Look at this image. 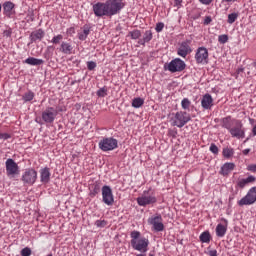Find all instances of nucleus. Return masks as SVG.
<instances>
[{
  "label": "nucleus",
  "instance_id": "nucleus-51",
  "mask_svg": "<svg viewBox=\"0 0 256 256\" xmlns=\"http://www.w3.org/2000/svg\"><path fill=\"white\" fill-rule=\"evenodd\" d=\"M202 5H211L213 3V0H199Z\"/></svg>",
  "mask_w": 256,
  "mask_h": 256
},
{
  "label": "nucleus",
  "instance_id": "nucleus-40",
  "mask_svg": "<svg viewBox=\"0 0 256 256\" xmlns=\"http://www.w3.org/2000/svg\"><path fill=\"white\" fill-rule=\"evenodd\" d=\"M21 256H31V248L25 247L21 250Z\"/></svg>",
  "mask_w": 256,
  "mask_h": 256
},
{
  "label": "nucleus",
  "instance_id": "nucleus-16",
  "mask_svg": "<svg viewBox=\"0 0 256 256\" xmlns=\"http://www.w3.org/2000/svg\"><path fill=\"white\" fill-rule=\"evenodd\" d=\"M191 51H193V50L191 49L189 42H182L177 49V55L185 58V57H187V55H189V53H191Z\"/></svg>",
  "mask_w": 256,
  "mask_h": 256
},
{
  "label": "nucleus",
  "instance_id": "nucleus-45",
  "mask_svg": "<svg viewBox=\"0 0 256 256\" xmlns=\"http://www.w3.org/2000/svg\"><path fill=\"white\" fill-rule=\"evenodd\" d=\"M96 227H105L107 225V222L105 220H97L95 222Z\"/></svg>",
  "mask_w": 256,
  "mask_h": 256
},
{
  "label": "nucleus",
  "instance_id": "nucleus-10",
  "mask_svg": "<svg viewBox=\"0 0 256 256\" xmlns=\"http://www.w3.org/2000/svg\"><path fill=\"white\" fill-rule=\"evenodd\" d=\"M196 63L199 65H207L209 63V51L205 47H199L195 54Z\"/></svg>",
  "mask_w": 256,
  "mask_h": 256
},
{
  "label": "nucleus",
  "instance_id": "nucleus-25",
  "mask_svg": "<svg viewBox=\"0 0 256 256\" xmlns=\"http://www.w3.org/2000/svg\"><path fill=\"white\" fill-rule=\"evenodd\" d=\"M24 63H26V65L38 66L43 65L45 61L43 59L29 57L24 61Z\"/></svg>",
  "mask_w": 256,
  "mask_h": 256
},
{
  "label": "nucleus",
  "instance_id": "nucleus-23",
  "mask_svg": "<svg viewBox=\"0 0 256 256\" xmlns=\"http://www.w3.org/2000/svg\"><path fill=\"white\" fill-rule=\"evenodd\" d=\"M235 169V164L234 163H225L220 170V174L223 175L224 177L229 175L231 171Z\"/></svg>",
  "mask_w": 256,
  "mask_h": 256
},
{
  "label": "nucleus",
  "instance_id": "nucleus-3",
  "mask_svg": "<svg viewBox=\"0 0 256 256\" xmlns=\"http://www.w3.org/2000/svg\"><path fill=\"white\" fill-rule=\"evenodd\" d=\"M106 5L108 7L109 17L119 15L123 9H125V1L123 0H106Z\"/></svg>",
  "mask_w": 256,
  "mask_h": 256
},
{
  "label": "nucleus",
  "instance_id": "nucleus-44",
  "mask_svg": "<svg viewBox=\"0 0 256 256\" xmlns=\"http://www.w3.org/2000/svg\"><path fill=\"white\" fill-rule=\"evenodd\" d=\"M11 35H13V30L11 28L4 30L3 37L9 38V37H11Z\"/></svg>",
  "mask_w": 256,
  "mask_h": 256
},
{
  "label": "nucleus",
  "instance_id": "nucleus-56",
  "mask_svg": "<svg viewBox=\"0 0 256 256\" xmlns=\"http://www.w3.org/2000/svg\"><path fill=\"white\" fill-rule=\"evenodd\" d=\"M137 256H145V254H137Z\"/></svg>",
  "mask_w": 256,
  "mask_h": 256
},
{
  "label": "nucleus",
  "instance_id": "nucleus-15",
  "mask_svg": "<svg viewBox=\"0 0 256 256\" xmlns=\"http://www.w3.org/2000/svg\"><path fill=\"white\" fill-rule=\"evenodd\" d=\"M148 223L149 225H152L154 231L161 232L165 229V225H163V217H161V215L150 217Z\"/></svg>",
  "mask_w": 256,
  "mask_h": 256
},
{
  "label": "nucleus",
  "instance_id": "nucleus-35",
  "mask_svg": "<svg viewBox=\"0 0 256 256\" xmlns=\"http://www.w3.org/2000/svg\"><path fill=\"white\" fill-rule=\"evenodd\" d=\"M233 149L232 148H224L223 149V155L226 157V159H229V157H233Z\"/></svg>",
  "mask_w": 256,
  "mask_h": 256
},
{
  "label": "nucleus",
  "instance_id": "nucleus-2",
  "mask_svg": "<svg viewBox=\"0 0 256 256\" xmlns=\"http://www.w3.org/2000/svg\"><path fill=\"white\" fill-rule=\"evenodd\" d=\"M189 121H191V114L185 111L176 112L170 119L172 127H178L179 129L185 127Z\"/></svg>",
  "mask_w": 256,
  "mask_h": 256
},
{
  "label": "nucleus",
  "instance_id": "nucleus-13",
  "mask_svg": "<svg viewBox=\"0 0 256 256\" xmlns=\"http://www.w3.org/2000/svg\"><path fill=\"white\" fill-rule=\"evenodd\" d=\"M256 201V187H252L248 193L238 201L239 207H243L244 205H253Z\"/></svg>",
  "mask_w": 256,
  "mask_h": 256
},
{
  "label": "nucleus",
  "instance_id": "nucleus-43",
  "mask_svg": "<svg viewBox=\"0 0 256 256\" xmlns=\"http://www.w3.org/2000/svg\"><path fill=\"white\" fill-rule=\"evenodd\" d=\"M99 191H100L99 185L96 184V185L94 186V189H93L92 192L90 193V195H91L92 197H95V195L99 194Z\"/></svg>",
  "mask_w": 256,
  "mask_h": 256
},
{
  "label": "nucleus",
  "instance_id": "nucleus-36",
  "mask_svg": "<svg viewBox=\"0 0 256 256\" xmlns=\"http://www.w3.org/2000/svg\"><path fill=\"white\" fill-rule=\"evenodd\" d=\"M247 185H249V184L245 178L238 179L237 187H239L240 189H243V188L247 187Z\"/></svg>",
  "mask_w": 256,
  "mask_h": 256
},
{
  "label": "nucleus",
  "instance_id": "nucleus-47",
  "mask_svg": "<svg viewBox=\"0 0 256 256\" xmlns=\"http://www.w3.org/2000/svg\"><path fill=\"white\" fill-rule=\"evenodd\" d=\"M0 139H3V141H7V139H11V135L7 133H0Z\"/></svg>",
  "mask_w": 256,
  "mask_h": 256
},
{
  "label": "nucleus",
  "instance_id": "nucleus-6",
  "mask_svg": "<svg viewBox=\"0 0 256 256\" xmlns=\"http://www.w3.org/2000/svg\"><path fill=\"white\" fill-rule=\"evenodd\" d=\"M59 111H63V109L47 107L42 112V120L44 121V123H54L55 119H57V115H59Z\"/></svg>",
  "mask_w": 256,
  "mask_h": 256
},
{
  "label": "nucleus",
  "instance_id": "nucleus-28",
  "mask_svg": "<svg viewBox=\"0 0 256 256\" xmlns=\"http://www.w3.org/2000/svg\"><path fill=\"white\" fill-rule=\"evenodd\" d=\"M22 99L25 103L29 101H33V99H35V93L33 91H28L24 93V95L22 96Z\"/></svg>",
  "mask_w": 256,
  "mask_h": 256
},
{
  "label": "nucleus",
  "instance_id": "nucleus-19",
  "mask_svg": "<svg viewBox=\"0 0 256 256\" xmlns=\"http://www.w3.org/2000/svg\"><path fill=\"white\" fill-rule=\"evenodd\" d=\"M201 106L206 110H209L211 109V107H213V97L211 96V94H205L202 97Z\"/></svg>",
  "mask_w": 256,
  "mask_h": 256
},
{
  "label": "nucleus",
  "instance_id": "nucleus-52",
  "mask_svg": "<svg viewBox=\"0 0 256 256\" xmlns=\"http://www.w3.org/2000/svg\"><path fill=\"white\" fill-rule=\"evenodd\" d=\"M208 255H209V256H217V250H210V251L208 252Z\"/></svg>",
  "mask_w": 256,
  "mask_h": 256
},
{
  "label": "nucleus",
  "instance_id": "nucleus-20",
  "mask_svg": "<svg viewBox=\"0 0 256 256\" xmlns=\"http://www.w3.org/2000/svg\"><path fill=\"white\" fill-rule=\"evenodd\" d=\"M43 37H45V31H43V29L35 30L30 34L31 43H35V41H41Z\"/></svg>",
  "mask_w": 256,
  "mask_h": 256
},
{
  "label": "nucleus",
  "instance_id": "nucleus-32",
  "mask_svg": "<svg viewBox=\"0 0 256 256\" xmlns=\"http://www.w3.org/2000/svg\"><path fill=\"white\" fill-rule=\"evenodd\" d=\"M128 35L131 37V39L137 40L139 37H141V30L130 31Z\"/></svg>",
  "mask_w": 256,
  "mask_h": 256
},
{
  "label": "nucleus",
  "instance_id": "nucleus-57",
  "mask_svg": "<svg viewBox=\"0 0 256 256\" xmlns=\"http://www.w3.org/2000/svg\"><path fill=\"white\" fill-rule=\"evenodd\" d=\"M1 9H2V7H1V4H0V13H1Z\"/></svg>",
  "mask_w": 256,
  "mask_h": 256
},
{
  "label": "nucleus",
  "instance_id": "nucleus-48",
  "mask_svg": "<svg viewBox=\"0 0 256 256\" xmlns=\"http://www.w3.org/2000/svg\"><path fill=\"white\" fill-rule=\"evenodd\" d=\"M181 3H183V0H174V7L181 9Z\"/></svg>",
  "mask_w": 256,
  "mask_h": 256
},
{
  "label": "nucleus",
  "instance_id": "nucleus-30",
  "mask_svg": "<svg viewBox=\"0 0 256 256\" xmlns=\"http://www.w3.org/2000/svg\"><path fill=\"white\" fill-rule=\"evenodd\" d=\"M236 19H239V13L233 12L228 15L227 23H229V25H233V23H235Z\"/></svg>",
  "mask_w": 256,
  "mask_h": 256
},
{
  "label": "nucleus",
  "instance_id": "nucleus-9",
  "mask_svg": "<svg viewBox=\"0 0 256 256\" xmlns=\"http://www.w3.org/2000/svg\"><path fill=\"white\" fill-rule=\"evenodd\" d=\"M186 67L185 61L181 60V58L173 59L166 67L170 73H181L184 71Z\"/></svg>",
  "mask_w": 256,
  "mask_h": 256
},
{
  "label": "nucleus",
  "instance_id": "nucleus-18",
  "mask_svg": "<svg viewBox=\"0 0 256 256\" xmlns=\"http://www.w3.org/2000/svg\"><path fill=\"white\" fill-rule=\"evenodd\" d=\"M235 121H239L231 118V116H227L221 119V127L227 129V131H231L235 125Z\"/></svg>",
  "mask_w": 256,
  "mask_h": 256
},
{
  "label": "nucleus",
  "instance_id": "nucleus-55",
  "mask_svg": "<svg viewBox=\"0 0 256 256\" xmlns=\"http://www.w3.org/2000/svg\"><path fill=\"white\" fill-rule=\"evenodd\" d=\"M224 3H235L237 0H222Z\"/></svg>",
  "mask_w": 256,
  "mask_h": 256
},
{
  "label": "nucleus",
  "instance_id": "nucleus-34",
  "mask_svg": "<svg viewBox=\"0 0 256 256\" xmlns=\"http://www.w3.org/2000/svg\"><path fill=\"white\" fill-rule=\"evenodd\" d=\"M97 97H107V87H102L96 92Z\"/></svg>",
  "mask_w": 256,
  "mask_h": 256
},
{
  "label": "nucleus",
  "instance_id": "nucleus-42",
  "mask_svg": "<svg viewBox=\"0 0 256 256\" xmlns=\"http://www.w3.org/2000/svg\"><path fill=\"white\" fill-rule=\"evenodd\" d=\"M87 67H88L89 71H93V69H95V67H97V63H95L94 61H88Z\"/></svg>",
  "mask_w": 256,
  "mask_h": 256
},
{
  "label": "nucleus",
  "instance_id": "nucleus-12",
  "mask_svg": "<svg viewBox=\"0 0 256 256\" xmlns=\"http://www.w3.org/2000/svg\"><path fill=\"white\" fill-rule=\"evenodd\" d=\"M93 13L96 17H109L107 2H97L94 4Z\"/></svg>",
  "mask_w": 256,
  "mask_h": 256
},
{
  "label": "nucleus",
  "instance_id": "nucleus-53",
  "mask_svg": "<svg viewBox=\"0 0 256 256\" xmlns=\"http://www.w3.org/2000/svg\"><path fill=\"white\" fill-rule=\"evenodd\" d=\"M243 155H249V153H251V149L247 148L243 150Z\"/></svg>",
  "mask_w": 256,
  "mask_h": 256
},
{
  "label": "nucleus",
  "instance_id": "nucleus-37",
  "mask_svg": "<svg viewBox=\"0 0 256 256\" xmlns=\"http://www.w3.org/2000/svg\"><path fill=\"white\" fill-rule=\"evenodd\" d=\"M61 41H63V35L58 34L57 36H54L51 40V43H53L54 45H58V43H61Z\"/></svg>",
  "mask_w": 256,
  "mask_h": 256
},
{
  "label": "nucleus",
  "instance_id": "nucleus-1",
  "mask_svg": "<svg viewBox=\"0 0 256 256\" xmlns=\"http://www.w3.org/2000/svg\"><path fill=\"white\" fill-rule=\"evenodd\" d=\"M130 237L132 249L140 251V253H147L149 251V239L141 236V232L132 231Z\"/></svg>",
  "mask_w": 256,
  "mask_h": 256
},
{
  "label": "nucleus",
  "instance_id": "nucleus-4",
  "mask_svg": "<svg viewBox=\"0 0 256 256\" xmlns=\"http://www.w3.org/2000/svg\"><path fill=\"white\" fill-rule=\"evenodd\" d=\"M98 146L104 152L115 151L119 147V141L113 137H107L100 140Z\"/></svg>",
  "mask_w": 256,
  "mask_h": 256
},
{
  "label": "nucleus",
  "instance_id": "nucleus-49",
  "mask_svg": "<svg viewBox=\"0 0 256 256\" xmlns=\"http://www.w3.org/2000/svg\"><path fill=\"white\" fill-rule=\"evenodd\" d=\"M248 171H251L252 173H256V164H251L247 167Z\"/></svg>",
  "mask_w": 256,
  "mask_h": 256
},
{
  "label": "nucleus",
  "instance_id": "nucleus-46",
  "mask_svg": "<svg viewBox=\"0 0 256 256\" xmlns=\"http://www.w3.org/2000/svg\"><path fill=\"white\" fill-rule=\"evenodd\" d=\"M245 180H246V182H247L248 185H249L250 183H255L256 177L253 176V175H250V176H248L247 178H245Z\"/></svg>",
  "mask_w": 256,
  "mask_h": 256
},
{
  "label": "nucleus",
  "instance_id": "nucleus-8",
  "mask_svg": "<svg viewBox=\"0 0 256 256\" xmlns=\"http://www.w3.org/2000/svg\"><path fill=\"white\" fill-rule=\"evenodd\" d=\"M21 181L24 185H35L37 181V171L33 168L26 169L22 174Z\"/></svg>",
  "mask_w": 256,
  "mask_h": 256
},
{
  "label": "nucleus",
  "instance_id": "nucleus-29",
  "mask_svg": "<svg viewBox=\"0 0 256 256\" xmlns=\"http://www.w3.org/2000/svg\"><path fill=\"white\" fill-rule=\"evenodd\" d=\"M200 241L202 243H209L211 241V234L209 231H205L200 235Z\"/></svg>",
  "mask_w": 256,
  "mask_h": 256
},
{
  "label": "nucleus",
  "instance_id": "nucleus-50",
  "mask_svg": "<svg viewBox=\"0 0 256 256\" xmlns=\"http://www.w3.org/2000/svg\"><path fill=\"white\" fill-rule=\"evenodd\" d=\"M211 21H213V19H211V16H206L204 19V25H209Z\"/></svg>",
  "mask_w": 256,
  "mask_h": 256
},
{
  "label": "nucleus",
  "instance_id": "nucleus-5",
  "mask_svg": "<svg viewBox=\"0 0 256 256\" xmlns=\"http://www.w3.org/2000/svg\"><path fill=\"white\" fill-rule=\"evenodd\" d=\"M137 203L140 207H147V205H154V203H157V197L151 194V190H144L142 195L137 198Z\"/></svg>",
  "mask_w": 256,
  "mask_h": 256
},
{
  "label": "nucleus",
  "instance_id": "nucleus-21",
  "mask_svg": "<svg viewBox=\"0 0 256 256\" xmlns=\"http://www.w3.org/2000/svg\"><path fill=\"white\" fill-rule=\"evenodd\" d=\"M13 9H15V4L13 2L11 1L4 2L3 11L6 17H11V15H13Z\"/></svg>",
  "mask_w": 256,
  "mask_h": 256
},
{
  "label": "nucleus",
  "instance_id": "nucleus-26",
  "mask_svg": "<svg viewBox=\"0 0 256 256\" xmlns=\"http://www.w3.org/2000/svg\"><path fill=\"white\" fill-rule=\"evenodd\" d=\"M90 32H91V30L89 29V27L84 26L83 31L78 33V39H80V41H85V39H87V37H89Z\"/></svg>",
  "mask_w": 256,
  "mask_h": 256
},
{
  "label": "nucleus",
  "instance_id": "nucleus-59",
  "mask_svg": "<svg viewBox=\"0 0 256 256\" xmlns=\"http://www.w3.org/2000/svg\"><path fill=\"white\" fill-rule=\"evenodd\" d=\"M250 121H253V119H250Z\"/></svg>",
  "mask_w": 256,
  "mask_h": 256
},
{
  "label": "nucleus",
  "instance_id": "nucleus-14",
  "mask_svg": "<svg viewBox=\"0 0 256 256\" xmlns=\"http://www.w3.org/2000/svg\"><path fill=\"white\" fill-rule=\"evenodd\" d=\"M102 201L105 205L111 207L113 203H115V198L113 197V190H111L110 186H103L102 187Z\"/></svg>",
  "mask_w": 256,
  "mask_h": 256
},
{
  "label": "nucleus",
  "instance_id": "nucleus-17",
  "mask_svg": "<svg viewBox=\"0 0 256 256\" xmlns=\"http://www.w3.org/2000/svg\"><path fill=\"white\" fill-rule=\"evenodd\" d=\"M40 181L43 185H47L51 181V170L48 167L40 170Z\"/></svg>",
  "mask_w": 256,
  "mask_h": 256
},
{
  "label": "nucleus",
  "instance_id": "nucleus-31",
  "mask_svg": "<svg viewBox=\"0 0 256 256\" xmlns=\"http://www.w3.org/2000/svg\"><path fill=\"white\" fill-rule=\"evenodd\" d=\"M181 107L182 109H184L185 111H189V108L191 107V100H189V98H184L181 101Z\"/></svg>",
  "mask_w": 256,
  "mask_h": 256
},
{
  "label": "nucleus",
  "instance_id": "nucleus-54",
  "mask_svg": "<svg viewBox=\"0 0 256 256\" xmlns=\"http://www.w3.org/2000/svg\"><path fill=\"white\" fill-rule=\"evenodd\" d=\"M138 43H139V45L145 46V43H147V41H145V39L142 38V39H140V40L138 41Z\"/></svg>",
  "mask_w": 256,
  "mask_h": 256
},
{
  "label": "nucleus",
  "instance_id": "nucleus-27",
  "mask_svg": "<svg viewBox=\"0 0 256 256\" xmlns=\"http://www.w3.org/2000/svg\"><path fill=\"white\" fill-rule=\"evenodd\" d=\"M145 103V100H143V98H134L132 100V107H134V109H139V107H143V104Z\"/></svg>",
  "mask_w": 256,
  "mask_h": 256
},
{
  "label": "nucleus",
  "instance_id": "nucleus-38",
  "mask_svg": "<svg viewBox=\"0 0 256 256\" xmlns=\"http://www.w3.org/2000/svg\"><path fill=\"white\" fill-rule=\"evenodd\" d=\"M218 41L219 43H221L222 45H225V43H227V41H229V36L227 34H222L218 37Z\"/></svg>",
  "mask_w": 256,
  "mask_h": 256
},
{
  "label": "nucleus",
  "instance_id": "nucleus-7",
  "mask_svg": "<svg viewBox=\"0 0 256 256\" xmlns=\"http://www.w3.org/2000/svg\"><path fill=\"white\" fill-rule=\"evenodd\" d=\"M6 167V175L9 177V179H13L14 177H17L19 174V165L15 160L8 158L5 162Z\"/></svg>",
  "mask_w": 256,
  "mask_h": 256
},
{
  "label": "nucleus",
  "instance_id": "nucleus-39",
  "mask_svg": "<svg viewBox=\"0 0 256 256\" xmlns=\"http://www.w3.org/2000/svg\"><path fill=\"white\" fill-rule=\"evenodd\" d=\"M164 28H165V24L163 22H158L156 24L155 31L157 33H161V31H163Z\"/></svg>",
  "mask_w": 256,
  "mask_h": 256
},
{
  "label": "nucleus",
  "instance_id": "nucleus-11",
  "mask_svg": "<svg viewBox=\"0 0 256 256\" xmlns=\"http://www.w3.org/2000/svg\"><path fill=\"white\" fill-rule=\"evenodd\" d=\"M229 133L235 139H245V128H243L241 120L235 121V125L230 129Z\"/></svg>",
  "mask_w": 256,
  "mask_h": 256
},
{
  "label": "nucleus",
  "instance_id": "nucleus-58",
  "mask_svg": "<svg viewBox=\"0 0 256 256\" xmlns=\"http://www.w3.org/2000/svg\"><path fill=\"white\" fill-rule=\"evenodd\" d=\"M149 256H153V254H149Z\"/></svg>",
  "mask_w": 256,
  "mask_h": 256
},
{
  "label": "nucleus",
  "instance_id": "nucleus-33",
  "mask_svg": "<svg viewBox=\"0 0 256 256\" xmlns=\"http://www.w3.org/2000/svg\"><path fill=\"white\" fill-rule=\"evenodd\" d=\"M143 39L146 43H149V41L153 39V32L151 30H147L143 35Z\"/></svg>",
  "mask_w": 256,
  "mask_h": 256
},
{
  "label": "nucleus",
  "instance_id": "nucleus-41",
  "mask_svg": "<svg viewBox=\"0 0 256 256\" xmlns=\"http://www.w3.org/2000/svg\"><path fill=\"white\" fill-rule=\"evenodd\" d=\"M210 151L211 153H213L214 155H217L219 153V147H217V145L215 144H211L210 145Z\"/></svg>",
  "mask_w": 256,
  "mask_h": 256
},
{
  "label": "nucleus",
  "instance_id": "nucleus-24",
  "mask_svg": "<svg viewBox=\"0 0 256 256\" xmlns=\"http://www.w3.org/2000/svg\"><path fill=\"white\" fill-rule=\"evenodd\" d=\"M60 51L61 53H64V55H71V53H73V46L68 42H62L60 45Z\"/></svg>",
  "mask_w": 256,
  "mask_h": 256
},
{
  "label": "nucleus",
  "instance_id": "nucleus-22",
  "mask_svg": "<svg viewBox=\"0 0 256 256\" xmlns=\"http://www.w3.org/2000/svg\"><path fill=\"white\" fill-rule=\"evenodd\" d=\"M225 225L223 224H218L216 226V235L217 237H225V234L227 233V219H223Z\"/></svg>",
  "mask_w": 256,
  "mask_h": 256
}]
</instances>
